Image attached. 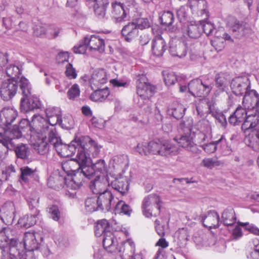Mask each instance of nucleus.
Segmentation results:
<instances>
[{
    "label": "nucleus",
    "mask_w": 259,
    "mask_h": 259,
    "mask_svg": "<svg viewBox=\"0 0 259 259\" xmlns=\"http://www.w3.org/2000/svg\"><path fill=\"white\" fill-rule=\"evenodd\" d=\"M117 240L115 235L112 232H107L104 235L103 240V246L107 251L111 253H115L117 252Z\"/></svg>",
    "instance_id": "nucleus-20"
},
{
    "label": "nucleus",
    "mask_w": 259,
    "mask_h": 259,
    "mask_svg": "<svg viewBox=\"0 0 259 259\" xmlns=\"http://www.w3.org/2000/svg\"><path fill=\"white\" fill-rule=\"evenodd\" d=\"M117 252L122 259H133L135 253V244L132 239H127L117 248Z\"/></svg>",
    "instance_id": "nucleus-10"
},
{
    "label": "nucleus",
    "mask_w": 259,
    "mask_h": 259,
    "mask_svg": "<svg viewBox=\"0 0 259 259\" xmlns=\"http://www.w3.org/2000/svg\"><path fill=\"white\" fill-rule=\"evenodd\" d=\"M77 147L78 148L77 154L76 158L74 160L78 162L79 166L87 164L88 162L89 158L85 152L84 147Z\"/></svg>",
    "instance_id": "nucleus-47"
},
{
    "label": "nucleus",
    "mask_w": 259,
    "mask_h": 259,
    "mask_svg": "<svg viewBox=\"0 0 259 259\" xmlns=\"http://www.w3.org/2000/svg\"><path fill=\"white\" fill-rule=\"evenodd\" d=\"M107 81V74L105 70L101 69H97L94 71L90 79L92 89L98 87L106 83Z\"/></svg>",
    "instance_id": "nucleus-16"
},
{
    "label": "nucleus",
    "mask_w": 259,
    "mask_h": 259,
    "mask_svg": "<svg viewBox=\"0 0 259 259\" xmlns=\"http://www.w3.org/2000/svg\"><path fill=\"white\" fill-rule=\"evenodd\" d=\"M228 75L226 73H220L217 74L215 77V85L218 88L215 94L223 93L225 91L228 82Z\"/></svg>",
    "instance_id": "nucleus-29"
},
{
    "label": "nucleus",
    "mask_w": 259,
    "mask_h": 259,
    "mask_svg": "<svg viewBox=\"0 0 259 259\" xmlns=\"http://www.w3.org/2000/svg\"><path fill=\"white\" fill-rule=\"evenodd\" d=\"M169 51L172 56L179 58L185 57L187 54L186 46L183 42H180L175 46H171Z\"/></svg>",
    "instance_id": "nucleus-33"
},
{
    "label": "nucleus",
    "mask_w": 259,
    "mask_h": 259,
    "mask_svg": "<svg viewBox=\"0 0 259 259\" xmlns=\"http://www.w3.org/2000/svg\"><path fill=\"white\" fill-rule=\"evenodd\" d=\"M244 121L242 127L245 131L255 127L259 123V116L256 114H248L246 108L238 106L229 118L230 124L236 125Z\"/></svg>",
    "instance_id": "nucleus-1"
},
{
    "label": "nucleus",
    "mask_w": 259,
    "mask_h": 259,
    "mask_svg": "<svg viewBox=\"0 0 259 259\" xmlns=\"http://www.w3.org/2000/svg\"><path fill=\"white\" fill-rule=\"evenodd\" d=\"M17 112L13 108H4L0 113V118L6 125L11 124L16 119Z\"/></svg>",
    "instance_id": "nucleus-27"
},
{
    "label": "nucleus",
    "mask_w": 259,
    "mask_h": 259,
    "mask_svg": "<svg viewBox=\"0 0 259 259\" xmlns=\"http://www.w3.org/2000/svg\"><path fill=\"white\" fill-rule=\"evenodd\" d=\"M84 176L85 178L90 179L93 175L95 174V171L93 164L90 165L87 164H82L79 167Z\"/></svg>",
    "instance_id": "nucleus-54"
},
{
    "label": "nucleus",
    "mask_w": 259,
    "mask_h": 259,
    "mask_svg": "<svg viewBox=\"0 0 259 259\" xmlns=\"http://www.w3.org/2000/svg\"><path fill=\"white\" fill-rule=\"evenodd\" d=\"M65 68V74L69 79H72L76 78L77 75V72L71 64L67 63Z\"/></svg>",
    "instance_id": "nucleus-58"
},
{
    "label": "nucleus",
    "mask_w": 259,
    "mask_h": 259,
    "mask_svg": "<svg viewBox=\"0 0 259 259\" xmlns=\"http://www.w3.org/2000/svg\"><path fill=\"white\" fill-rule=\"evenodd\" d=\"M191 126V123H189L186 128L187 133L185 135H182L180 137L177 136L174 138V140L179 144H186V146H192L191 144V138L190 137Z\"/></svg>",
    "instance_id": "nucleus-39"
},
{
    "label": "nucleus",
    "mask_w": 259,
    "mask_h": 259,
    "mask_svg": "<svg viewBox=\"0 0 259 259\" xmlns=\"http://www.w3.org/2000/svg\"><path fill=\"white\" fill-rule=\"evenodd\" d=\"M75 144H76V146H86L88 144L91 146H96L97 145L96 142L89 136H81L75 137L70 144H65V146H75Z\"/></svg>",
    "instance_id": "nucleus-35"
},
{
    "label": "nucleus",
    "mask_w": 259,
    "mask_h": 259,
    "mask_svg": "<svg viewBox=\"0 0 259 259\" xmlns=\"http://www.w3.org/2000/svg\"><path fill=\"white\" fill-rule=\"evenodd\" d=\"M23 242L25 249L28 251H33L38 248V244L33 232H26Z\"/></svg>",
    "instance_id": "nucleus-24"
},
{
    "label": "nucleus",
    "mask_w": 259,
    "mask_h": 259,
    "mask_svg": "<svg viewBox=\"0 0 259 259\" xmlns=\"http://www.w3.org/2000/svg\"><path fill=\"white\" fill-rule=\"evenodd\" d=\"M20 179L25 183H28L29 178L34 175L36 169L26 166L22 167L20 168Z\"/></svg>",
    "instance_id": "nucleus-44"
},
{
    "label": "nucleus",
    "mask_w": 259,
    "mask_h": 259,
    "mask_svg": "<svg viewBox=\"0 0 259 259\" xmlns=\"http://www.w3.org/2000/svg\"><path fill=\"white\" fill-rule=\"evenodd\" d=\"M222 219L224 225L231 226L235 223L236 218L233 208L227 209L224 211L222 215Z\"/></svg>",
    "instance_id": "nucleus-32"
},
{
    "label": "nucleus",
    "mask_w": 259,
    "mask_h": 259,
    "mask_svg": "<svg viewBox=\"0 0 259 259\" xmlns=\"http://www.w3.org/2000/svg\"><path fill=\"white\" fill-rule=\"evenodd\" d=\"M230 87L237 96L242 95L250 90V81L247 76H238L232 79Z\"/></svg>",
    "instance_id": "nucleus-7"
},
{
    "label": "nucleus",
    "mask_w": 259,
    "mask_h": 259,
    "mask_svg": "<svg viewBox=\"0 0 259 259\" xmlns=\"http://www.w3.org/2000/svg\"><path fill=\"white\" fill-rule=\"evenodd\" d=\"M152 53L156 56L160 57L163 55L167 49L164 39L160 35L156 36L152 41Z\"/></svg>",
    "instance_id": "nucleus-21"
},
{
    "label": "nucleus",
    "mask_w": 259,
    "mask_h": 259,
    "mask_svg": "<svg viewBox=\"0 0 259 259\" xmlns=\"http://www.w3.org/2000/svg\"><path fill=\"white\" fill-rule=\"evenodd\" d=\"M58 124L63 128L71 129L73 127L74 120L71 116H65L63 119L61 118Z\"/></svg>",
    "instance_id": "nucleus-53"
},
{
    "label": "nucleus",
    "mask_w": 259,
    "mask_h": 259,
    "mask_svg": "<svg viewBox=\"0 0 259 259\" xmlns=\"http://www.w3.org/2000/svg\"><path fill=\"white\" fill-rule=\"evenodd\" d=\"M109 183L106 178L104 177L97 176L96 178L92 181L90 184V189L93 193L100 194L104 193L107 190Z\"/></svg>",
    "instance_id": "nucleus-15"
},
{
    "label": "nucleus",
    "mask_w": 259,
    "mask_h": 259,
    "mask_svg": "<svg viewBox=\"0 0 259 259\" xmlns=\"http://www.w3.org/2000/svg\"><path fill=\"white\" fill-rule=\"evenodd\" d=\"M93 165L95 172H99L102 174H105L107 172V168L104 160H100L95 164H93Z\"/></svg>",
    "instance_id": "nucleus-61"
},
{
    "label": "nucleus",
    "mask_w": 259,
    "mask_h": 259,
    "mask_svg": "<svg viewBox=\"0 0 259 259\" xmlns=\"http://www.w3.org/2000/svg\"><path fill=\"white\" fill-rule=\"evenodd\" d=\"M25 127L29 128L32 133L31 136L39 132L37 130V128H35L29 126V122L27 119H23L19 122L18 126L15 125L13 129L5 132L4 137L0 139V144L3 146H8L9 145L14 146V144L12 142L13 140L20 138L22 136V131Z\"/></svg>",
    "instance_id": "nucleus-4"
},
{
    "label": "nucleus",
    "mask_w": 259,
    "mask_h": 259,
    "mask_svg": "<svg viewBox=\"0 0 259 259\" xmlns=\"http://www.w3.org/2000/svg\"><path fill=\"white\" fill-rule=\"evenodd\" d=\"M137 93L143 99H149L155 92L154 87L148 82L145 75H139L136 81Z\"/></svg>",
    "instance_id": "nucleus-6"
},
{
    "label": "nucleus",
    "mask_w": 259,
    "mask_h": 259,
    "mask_svg": "<svg viewBox=\"0 0 259 259\" xmlns=\"http://www.w3.org/2000/svg\"><path fill=\"white\" fill-rule=\"evenodd\" d=\"M161 23L165 26H171L175 20L173 13L170 11H164L159 14Z\"/></svg>",
    "instance_id": "nucleus-38"
},
{
    "label": "nucleus",
    "mask_w": 259,
    "mask_h": 259,
    "mask_svg": "<svg viewBox=\"0 0 259 259\" xmlns=\"http://www.w3.org/2000/svg\"><path fill=\"white\" fill-rule=\"evenodd\" d=\"M84 40L88 44L90 50H97L100 52L104 51L105 44L104 39L96 35H87Z\"/></svg>",
    "instance_id": "nucleus-17"
},
{
    "label": "nucleus",
    "mask_w": 259,
    "mask_h": 259,
    "mask_svg": "<svg viewBox=\"0 0 259 259\" xmlns=\"http://www.w3.org/2000/svg\"><path fill=\"white\" fill-rule=\"evenodd\" d=\"M15 151L17 156L21 159H25L28 155L27 147H17Z\"/></svg>",
    "instance_id": "nucleus-63"
},
{
    "label": "nucleus",
    "mask_w": 259,
    "mask_h": 259,
    "mask_svg": "<svg viewBox=\"0 0 259 259\" xmlns=\"http://www.w3.org/2000/svg\"><path fill=\"white\" fill-rule=\"evenodd\" d=\"M47 119L40 117L38 119L39 124L37 127V130L40 132H47L50 129L49 126L52 127L59 123L61 118V111L58 107H48L46 109Z\"/></svg>",
    "instance_id": "nucleus-3"
},
{
    "label": "nucleus",
    "mask_w": 259,
    "mask_h": 259,
    "mask_svg": "<svg viewBox=\"0 0 259 259\" xmlns=\"http://www.w3.org/2000/svg\"><path fill=\"white\" fill-rule=\"evenodd\" d=\"M212 89V86L208 85L205 82L202 81V87L199 88L198 93L197 94L198 97L205 98L207 97Z\"/></svg>",
    "instance_id": "nucleus-55"
},
{
    "label": "nucleus",
    "mask_w": 259,
    "mask_h": 259,
    "mask_svg": "<svg viewBox=\"0 0 259 259\" xmlns=\"http://www.w3.org/2000/svg\"><path fill=\"white\" fill-rule=\"evenodd\" d=\"M139 31L135 22L128 23L121 30V34L127 42L131 41L138 35Z\"/></svg>",
    "instance_id": "nucleus-23"
},
{
    "label": "nucleus",
    "mask_w": 259,
    "mask_h": 259,
    "mask_svg": "<svg viewBox=\"0 0 259 259\" xmlns=\"http://www.w3.org/2000/svg\"><path fill=\"white\" fill-rule=\"evenodd\" d=\"M242 104L245 108L254 109L259 113V94L254 90H250L244 94Z\"/></svg>",
    "instance_id": "nucleus-9"
},
{
    "label": "nucleus",
    "mask_w": 259,
    "mask_h": 259,
    "mask_svg": "<svg viewBox=\"0 0 259 259\" xmlns=\"http://www.w3.org/2000/svg\"><path fill=\"white\" fill-rule=\"evenodd\" d=\"M186 31L187 35L191 38H197L201 34L200 24H190L188 25Z\"/></svg>",
    "instance_id": "nucleus-40"
},
{
    "label": "nucleus",
    "mask_w": 259,
    "mask_h": 259,
    "mask_svg": "<svg viewBox=\"0 0 259 259\" xmlns=\"http://www.w3.org/2000/svg\"><path fill=\"white\" fill-rule=\"evenodd\" d=\"M19 87L23 97H29L31 94V85L27 79L22 77L19 81Z\"/></svg>",
    "instance_id": "nucleus-42"
},
{
    "label": "nucleus",
    "mask_w": 259,
    "mask_h": 259,
    "mask_svg": "<svg viewBox=\"0 0 259 259\" xmlns=\"http://www.w3.org/2000/svg\"><path fill=\"white\" fill-rule=\"evenodd\" d=\"M171 147H136V150L141 155L158 154L166 156L170 153Z\"/></svg>",
    "instance_id": "nucleus-11"
},
{
    "label": "nucleus",
    "mask_w": 259,
    "mask_h": 259,
    "mask_svg": "<svg viewBox=\"0 0 259 259\" xmlns=\"http://www.w3.org/2000/svg\"><path fill=\"white\" fill-rule=\"evenodd\" d=\"M231 30L234 37L241 38L251 33V29L246 23L234 19Z\"/></svg>",
    "instance_id": "nucleus-13"
},
{
    "label": "nucleus",
    "mask_w": 259,
    "mask_h": 259,
    "mask_svg": "<svg viewBox=\"0 0 259 259\" xmlns=\"http://www.w3.org/2000/svg\"><path fill=\"white\" fill-rule=\"evenodd\" d=\"M70 176H71V179L67 180L68 184H69L68 187L73 189L79 188L82 185L85 178L80 169L78 168Z\"/></svg>",
    "instance_id": "nucleus-25"
},
{
    "label": "nucleus",
    "mask_w": 259,
    "mask_h": 259,
    "mask_svg": "<svg viewBox=\"0 0 259 259\" xmlns=\"http://www.w3.org/2000/svg\"><path fill=\"white\" fill-rule=\"evenodd\" d=\"M112 14L116 19L118 22H121L124 20L126 16V13L123 8V4L117 1L111 3Z\"/></svg>",
    "instance_id": "nucleus-26"
},
{
    "label": "nucleus",
    "mask_w": 259,
    "mask_h": 259,
    "mask_svg": "<svg viewBox=\"0 0 259 259\" xmlns=\"http://www.w3.org/2000/svg\"><path fill=\"white\" fill-rule=\"evenodd\" d=\"M35 216L32 214H26L21 217L18 220V225L21 227L28 228L35 224Z\"/></svg>",
    "instance_id": "nucleus-37"
},
{
    "label": "nucleus",
    "mask_w": 259,
    "mask_h": 259,
    "mask_svg": "<svg viewBox=\"0 0 259 259\" xmlns=\"http://www.w3.org/2000/svg\"><path fill=\"white\" fill-rule=\"evenodd\" d=\"M162 74L164 81L167 86L173 85L177 81V77L174 72L164 71H163Z\"/></svg>",
    "instance_id": "nucleus-51"
},
{
    "label": "nucleus",
    "mask_w": 259,
    "mask_h": 259,
    "mask_svg": "<svg viewBox=\"0 0 259 259\" xmlns=\"http://www.w3.org/2000/svg\"><path fill=\"white\" fill-rule=\"evenodd\" d=\"M58 155L61 157H67L73 156L77 147H55Z\"/></svg>",
    "instance_id": "nucleus-43"
},
{
    "label": "nucleus",
    "mask_w": 259,
    "mask_h": 259,
    "mask_svg": "<svg viewBox=\"0 0 259 259\" xmlns=\"http://www.w3.org/2000/svg\"><path fill=\"white\" fill-rule=\"evenodd\" d=\"M109 227V223L106 219L98 221L94 228L95 235L97 237H100L103 234L104 235L106 232H110L108 230Z\"/></svg>",
    "instance_id": "nucleus-31"
},
{
    "label": "nucleus",
    "mask_w": 259,
    "mask_h": 259,
    "mask_svg": "<svg viewBox=\"0 0 259 259\" xmlns=\"http://www.w3.org/2000/svg\"><path fill=\"white\" fill-rule=\"evenodd\" d=\"M200 26L201 32L203 31L207 36L212 34L214 28L212 23L204 21L200 22Z\"/></svg>",
    "instance_id": "nucleus-56"
},
{
    "label": "nucleus",
    "mask_w": 259,
    "mask_h": 259,
    "mask_svg": "<svg viewBox=\"0 0 259 259\" xmlns=\"http://www.w3.org/2000/svg\"><path fill=\"white\" fill-rule=\"evenodd\" d=\"M18 244V239L17 236L8 240V241L6 243V245H8L10 248V254L8 259H17L16 255L13 253L12 252H14L15 253L19 254V251L16 248Z\"/></svg>",
    "instance_id": "nucleus-41"
},
{
    "label": "nucleus",
    "mask_w": 259,
    "mask_h": 259,
    "mask_svg": "<svg viewBox=\"0 0 259 259\" xmlns=\"http://www.w3.org/2000/svg\"><path fill=\"white\" fill-rule=\"evenodd\" d=\"M88 48H89V46L85 42L84 37L79 41L78 46H74L73 49L75 53L83 54L86 52Z\"/></svg>",
    "instance_id": "nucleus-57"
},
{
    "label": "nucleus",
    "mask_w": 259,
    "mask_h": 259,
    "mask_svg": "<svg viewBox=\"0 0 259 259\" xmlns=\"http://www.w3.org/2000/svg\"><path fill=\"white\" fill-rule=\"evenodd\" d=\"M200 87H202V80L198 78L191 80L188 84L189 91L194 97H197Z\"/></svg>",
    "instance_id": "nucleus-45"
},
{
    "label": "nucleus",
    "mask_w": 259,
    "mask_h": 259,
    "mask_svg": "<svg viewBox=\"0 0 259 259\" xmlns=\"http://www.w3.org/2000/svg\"><path fill=\"white\" fill-rule=\"evenodd\" d=\"M113 198L112 194L109 191L100 194L97 198L100 209L106 211L110 210Z\"/></svg>",
    "instance_id": "nucleus-18"
},
{
    "label": "nucleus",
    "mask_w": 259,
    "mask_h": 259,
    "mask_svg": "<svg viewBox=\"0 0 259 259\" xmlns=\"http://www.w3.org/2000/svg\"><path fill=\"white\" fill-rule=\"evenodd\" d=\"M80 94V90L79 86L77 84H73L68 90L67 96L69 99L73 100L78 97Z\"/></svg>",
    "instance_id": "nucleus-60"
},
{
    "label": "nucleus",
    "mask_w": 259,
    "mask_h": 259,
    "mask_svg": "<svg viewBox=\"0 0 259 259\" xmlns=\"http://www.w3.org/2000/svg\"><path fill=\"white\" fill-rule=\"evenodd\" d=\"M53 128L51 127L48 130L49 137L44 135L46 132H38L34 133L30 137V141L32 143L31 146H60L63 145L60 137L53 131Z\"/></svg>",
    "instance_id": "nucleus-5"
},
{
    "label": "nucleus",
    "mask_w": 259,
    "mask_h": 259,
    "mask_svg": "<svg viewBox=\"0 0 259 259\" xmlns=\"http://www.w3.org/2000/svg\"><path fill=\"white\" fill-rule=\"evenodd\" d=\"M156 246H159L161 248H159L156 252L155 255V259H159L161 257H163L162 255V249L167 248L169 246V243L166 240V239L163 237H161L156 243Z\"/></svg>",
    "instance_id": "nucleus-50"
},
{
    "label": "nucleus",
    "mask_w": 259,
    "mask_h": 259,
    "mask_svg": "<svg viewBox=\"0 0 259 259\" xmlns=\"http://www.w3.org/2000/svg\"><path fill=\"white\" fill-rule=\"evenodd\" d=\"M65 184L67 187L69 186L67 179L58 174L51 176L49 178L47 183L49 187L56 190L62 189Z\"/></svg>",
    "instance_id": "nucleus-22"
},
{
    "label": "nucleus",
    "mask_w": 259,
    "mask_h": 259,
    "mask_svg": "<svg viewBox=\"0 0 259 259\" xmlns=\"http://www.w3.org/2000/svg\"><path fill=\"white\" fill-rule=\"evenodd\" d=\"M61 165L62 169L68 176L79 167L78 162L74 159L63 161Z\"/></svg>",
    "instance_id": "nucleus-34"
},
{
    "label": "nucleus",
    "mask_w": 259,
    "mask_h": 259,
    "mask_svg": "<svg viewBox=\"0 0 259 259\" xmlns=\"http://www.w3.org/2000/svg\"><path fill=\"white\" fill-rule=\"evenodd\" d=\"M48 212L50 217L54 221H58L60 217V213L58 207L56 205H52L48 208Z\"/></svg>",
    "instance_id": "nucleus-62"
},
{
    "label": "nucleus",
    "mask_w": 259,
    "mask_h": 259,
    "mask_svg": "<svg viewBox=\"0 0 259 259\" xmlns=\"http://www.w3.org/2000/svg\"><path fill=\"white\" fill-rule=\"evenodd\" d=\"M113 189L120 192L122 195L126 194L129 188V185L125 178L120 177L116 179L111 183Z\"/></svg>",
    "instance_id": "nucleus-28"
},
{
    "label": "nucleus",
    "mask_w": 259,
    "mask_h": 259,
    "mask_svg": "<svg viewBox=\"0 0 259 259\" xmlns=\"http://www.w3.org/2000/svg\"><path fill=\"white\" fill-rule=\"evenodd\" d=\"M186 108L181 104H178L174 108L171 109V114L172 116L177 119L181 118L185 114Z\"/></svg>",
    "instance_id": "nucleus-52"
},
{
    "label": "nucleus",
    "mask_w": 259,
    "mask_h": 259,
    "mask_svg": "<svg viewBox=\"0 0 259 259\" xmlns=\"http://www.w3.org/2000/svg\"><path fill=\"white\" fill-rule=\"evenodd\" d=\"M162 201L156 194H151L143 199L141 209L143 214L147 218L157 217L161 212Z\"/></svg>",
    "instance_id": "nucleus-2"
},
{
    "label": "nucleus",
    "mask_w": 259,
    "mask_h": 259,
    "mask_svg": "<svg viewBox=\"0 0 259 259\" xmlns=\"http://www.w3.org/2000/svg\"><path fill=\"white\" fill-rule=\"evenodd\" d=\"M135 24H136L138 29H144L150 27V23L148 19L139 18L135 20Z\"/></svg>",
    "instance_id": "nucleus-59"
},
{
    "label": "nucleus",
    "mask_w": 259,
    "mask_h": 259,
    "mask_svg": "<svg viewBox=\"0 0 259 259\" xmlns=\"http://www.w3.org/2000/svg\"><path fill=\"white\" fill-rule=\"evenodd\" d=\"M15 173V167L12 165H6L0 163V179L6 181Z\"/></svg>",
    "instance_id": "nucleus-30"
},
{
    "label": "nucleus",
    "mask_w": 259,
    "mask_h": 259,
    "mask_svg": "<svg viewBox=\"0 0 259 259\" xmlns=\"http://www.w3.org/2000/svg\"><path fill=\"white\" fill-rule=\"evenodd\" d=\"M0 217L6 225L12 224L15 218V207L12 202L5 203L0 209Z\"/></svg>",
    "instance_id": "nucleus-12"
},
{
    "label": "nucleus",
    "mask_w": 259,
    "mask_h": 259,
    "mask_svg": "<svg viewBox=\"0 0 259 259\" xmlns=\"http://www.w3.org/2000/svg\"><path fill=\"white\" fill-rule=\"evenodd\" d=\"M115 210L117 213H123L128 215H130L132 212L130 206L122 201H119L117 202Z\"/></svg>",
    "instance_id": "nucleus-49"
},
{
    "label": "nucleus",
    "mask_w": 259,
    "mask_h": 259,
    "mask_svg": "<svg viewBox=\"0 0 259 259\" xmlns=\"http://www.w3.org/2000/svg\"><path fill=\"white\" fill-rule=\"evenodd\" d=\"M107 88L103 89H96L90 96V99L95 102H102L109 95Z\"/></svg>",
    "instance_id": "nucleus-36"
},
{
    "label": "nucleus",
    "mask_w": 259,
    "mask_h": 259,
    "mask_svg": "<svg viewBox=\"0 0 259 259\" xmlns=\"http://www.w3.org/2000/svg\"><path fill=\"white\" fill-rule=\"evenodd\" d=\"M202 223L205 227L209 229L217 228L220 225L219 215L215 211H210L203 218Z\"/></svg>",
    "instance_id": "nucleus-19"
},
{
    "label": "nucleus",
    "mask_w": 259,
    "mask_h": 259,
    "mask_svg": "<svg viewBox=\"0 0 259 259\" xmlns=\"http://www.w3.org/2000/svg\"><path fill=\"white\" fill-rule=\"evenodd\" d=\"M154 227L157 234L161 237H163L165 235V227L161 224V222L159 219H156L154 221Z\"/></svg>",
    "instance_id": "nucleus-64"
},
{
    "label": "nucleus",
    "mask_w": 259,
    "mask_h": 259,
    "mask_svg": "<svg viewBox=\"0 0 259 259\" xmlns=\"http://www.w3.org/2000/svg\"><path fill=\"white\" fill-rule=\"evenodd\" d=\"M85 206L87 210L91 212L100 209L97 199L94 197H90L85 200Z\"/></svg>",
    "instance_id": "nucleus-48"
},
{
    "label": "nucleus",
    "mask_w": 259,
    "mask_h": 259,
    "mask_svg": "<svg viewBox=\"0 0 259 259\" xmlns=\"http://www.w3.org/2000/svg\"><path fill=\"white\" fill-rule=\"evenodd\" d=\"M18 89V83L16 80L8 79L2 82L0 87L1 98L5 101H9L16 94Z\"/></svg>",
    "instance_id": "nucleus-8"
},
{
    "label": "nucleus",
    "mask_w": 259,
    "mask_h": 259,
    "mask_svg": "<svg viewBox=\"0 0 259 259\" xmlns=\"http://www.w3.org/2000/svg\"><path fill=\"white\" fill-rule=\"evenodd\" d=\"M41 104L37 97L30 95L29 97H23L21 99L20 110L22 112L25 113L39 108Z\"/></svg>",
    "instance_id": "nucleus-14"
},
{
    "label": "nucleus",
    "mask_w": 259,
    "mask_h": 259,
    "mask_svg": "<svg viewBox=\"0 0 259 259\" xmlns=\"http://www.w3.org/2000/svg\"><path fill=\"white\" fill-rule=\"evenodd\" d=\"M6 72L8 76L11 77L10 79L16 80L21 74V70L18 66L11 64L6 69Z\"/></svg>",
    "instance_id": "nucleus-46"
}]
</instances>
